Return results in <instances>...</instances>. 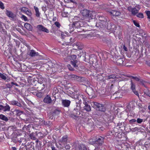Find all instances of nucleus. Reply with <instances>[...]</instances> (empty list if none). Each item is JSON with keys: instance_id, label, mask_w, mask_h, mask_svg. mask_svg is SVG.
Segmentation results:
<instances>
[{"instance_id": "obj_21", "label": "nucleus", "mask_w": 150, "mask_h": 150, "mask_svg": "<svg viewBox=\"0 0 150 150\" xmlns=\"http://www.w3.org/2000/svg\"><path fill=\"white\" fill-rule=\"evenodd\" d=\"M25 27L27 30H30L32 28V26L29 23H25L24 25Z\"/></svg>"}, {"instance_id": "obj_11", "label": "nucleus", "mask_w": 150, "mask_h": 150, "mask_svg": "<svg viewBox=\"0 0 150 150\" xmlns=\"http://www.w3.org/2000/svg\"><path fill=\"white\" fill-rule=\"evenodd\" d=\"M52 101L51 97L48 95L45 97L43 100L44 102L47 104L51 103Z\"/></svg>"}, {"instance_id": "obj_37", "label": "nucleus", "mask_w": 150, "mask_h": 150, "mask_svg": "<svg viewBox=\"0 0 150 150\" xmlns=\"http://www.w3.org/2000/svg\"><path fill=\"white\" fill-rule=\"evenodd\" d=\"M144 93L146 94L147 96L150 97V91H146L144 92Z\"/></svg>"}, {"instance_id": "obj_15", "label": "nucleus", "mask_w": 150, "mask_h": 150, "mask_svg": "<svg viewBox=\"0 0 150 150\" xmlns=\"http://www.w3.org/2000/svg\"><path fill=\"white\" fill-rule=\"evenodd\" d=\"M0 77L4 80H6V81H8L9 79H7V76L6 74L0 73Z\"/></svg>"}, {"instance_id": "obj_12", "label": "nucleus", "mask_w": 150, "mask_h": 150, "mask_svg": "<svg viewBox=\"0 0 150 150\" xmlns=\"http://www.w3.org/2000/svg\"><path fill=\"white\" fill-rule=\"evenodd\" d=\"M125 59L123 58L120 57L117 59L116 62L118 65L124 64V62L125 61Z\"/></svg>"}, {"instance_id": "obj_58", "label": "nucleus", "mask_w": 150, "mask_h": 150, "mask_svg": "<svg viewBox=\"0 0 150 150\" xmlns=\"http://www.w3.org/2000/svg\"><path fill=\"white\" fill-rule=\"evenodd\" d=\"M12 149L13 150H16V148L15 147H12Z\"/></svg>"}, {"instance_id": "obj_8", "label": "nucleus", "mask_w": 150, "mask_h": 150, "mask_svg": "<svg viewBox=\"0 0 150 150\" xmlns=\"http://www.w3.org/2000/svg\"><path fill=\"white\" fill-rule=\"evenodd\" d=\"M6 14L8 16L13 19H14L16 17V15L10 11L7 10L6 11Z\"/></svg>"}, {"instance_id": "obj_7", "label": "nucleus", "mask_w": 150, "mask_h": 150, "mask_svg": "<svg viewBox=\"0 0 150 150\" xmlns=\"http://www.w3.org/2000/svg\"><path fill=\"white\" fill-rule=\"evenodd\" d=\"M131 89L133 93L136 96L139 97V94L138 91H136L135 89V86L134 84L132 82L131 83Z\"/></svg>"}, {"instance_id": "obj_50", "label": "nucleus", "mask_w": 150, "mask_h": 150, "mask_svg": "<svg viewBox=\"0 0 150 150\" xmlns=\"http://www.w3.org/2000/svg\"><path fill=\"white\" fill-rule=\"evenodd\" d=\"M146 63L148 66L150 67V62L149 61H146Z\"/></svg>"}, {"instance_id": "obj_41", "label": "nucleus", "mask_w": 150, "mask_h": 150, "mask_svg": "<svg viewBox=\"0 0 150 150\" xmlns=\"http://www.w3.org/2000/svg\"><path fill=\"white\" fill-rule=\"evenodd\" d=\"M67 67L71 71H73L74 69L72 68L70 65H67Z\"/></svg>"}, {"instance_id": "obj_36", "label": "nucleus", "mask_w": 150, "mask_h": 150, "mask_svg": "<svg viewBox=\"0 0 150 150\" xmlns=\"http://www.w3.org/2000/svg\"><path fill=\"white\" fill-rule=\"evenodd\" d=\"M0 8L2 9L4 8L3 3L1 1H0Z\"/></svg>"}, {"instance_id": "obj_44", "label": "nucleus", "mask_w": 150, "mask_h": 150, "mask_svg": "<svg viewBox=\"0 0 150 150\" xmlns=\"http://www.w3.org/2000/svg\"><path fill=\"white\" fill-rule=\"evenodd\" d=\"M36 96L39 97H41L42 96V94L41 93L39 92L36 94Z\"/></svg>"}, {"instance_id": "obj_13", "label": "nucleus", "mask_w": 150, "mask_h": 150, "mask_svg": "<svg viewBox=\"0 0 150 150\" xmlns=\"http://www.w3.org/2000/svg\"><path fill=\"white\" fill-rule=\"evenodd\" d=\"M72 78H73L75 80L79 81H82L83 78L81 77L78 76L74 75H72L71 76Z\"/></svg>"}, {"instance_id": "obj_47", "label": "nucleus", "mask_w": 150, "mask_h": 150, "mask_svg": "<svg viewBox=\"0 0 150 150\" xmlns=\"http://www.w3.org/2000/svg\"><path fill=\"white\" fill-rule=\"evenodd\" d=\"M54 94L57 93L58 92V90L57 89V88H54Z\"/></svg>"}, {"instance_id": "obj_28", "label": "nucleus", "mask_w": 150, "mask_h": 150, "mask_svg": "<svg viewBox=\"0 0 150 150\" xmlns=\"http://www.w3.org/2000/svg\"><path fill=\"white\" fill-rule=\"evenodd\" d=\"M116 78V76L115 75H111L108 76L107 79H115Z\"/></svg>"}, {"instance_id": "obj_35", "label": "nucleus", "mask_w": 150, "mask_h": 150, "mask_svg": "<svg viewBox=\"0 0 150 150\" xmlns=\"http://www.w3.org/2000/svg\"><path fill=\"white\" fill-rule=\"evenodd\" d=\"M76 58V56L75 55H72L71 56V59L73 60L75 59Z\"/></svg>"}, {"instance_id": "obj_38", "label": "nucleus", "mask_w": 150, "mask_h": 150, "mask_svg": "<svg viewBox=\"0 0 150 150\" xmlns=\"http://www.w3.org/2000/svg\"><path fill=\"white\" fill-rule=\"evenodd\" d=\"M143 121V119L140 118H138L137 120V122L138 123H140Z\"/></svg>"}, {"instance_id": "obj_27", "label": "nucleus", "mask_w": 150, "mask_h": 150, "mask_svg": "<svg viewBox=\"0 0 150 150\" xmlns=\"http://www.w3.org/2000/svg\"><path fill=\"white\" fill-rule=\"evenodd\" d=\"M79 97H78V100H79V101L81 100V99H79V98H81L83 100V102L86 101V96H83V95H80L79 96Z\"/></svg>"}, {"instance_id": "obj_17", "label": "nucleus", "mask_w": 150, "mask_h": 150, "mask_svg": "<svg viewBox=\"0 0 150 150\" xmlns=\"http://www.w3.org/2000/svg\"><path fill=\"white\" fill-rule=\"evenodd\" d=\"M83 104L85 105L84 107V109L86 111H89L91 110L90 106L87 104L86 101L83 102Z\"/></svg>"}, {"instance_id": "obj_10", "label": "nucleus", "mask_w": 150, "mask_h": 150, "mask_svg": "<svg viewBox=\"0 0 150 150\" xmlns=\"http://www.w3.org/2000/svg\"><path fill=\"white\" fill-rule=\"evenodd\" d=\"M62 105L65 107H68L70 105L71 102L69 100H62Z\"/></svg>"}, {"instance_id": "obj_2", "label": "nucleus", "mask_w": 150, "mask_h": 150, "mask_svg": "<svg viewBox=\"0 0 150 150\" xmlns=\"http://www.w3.org/2000/svg\"><path fill=\"white\" fill-rule=\"evenodd\" d=\"M128 9L129 11L132 12L133 15H135L138 13L140 9V6L139 5H138L134 8H131V7H129Z\"/></svg>"}, {"instance_id": "obj_39", "label": "nucleus", "mask_w": 150, "mask_h": 150, "mask_svg": "<svg viewBox=\"0 0 150 150\" xmlns=\"http://www.w3.org/2000/svg\"><path fill=\"white\" fill-rule=\"evenodd\" d=\"M54 24L58 28H59L60 26V25L58 22H55Z\"/></svg>"}, {"instance_id": "obj_31", "label": "nucleus", "mask_w": 150, "mask_h": 150, "mask_svg": "<svg viewBox=\"0 0 150 150\" xmlns=\"http://www.w3.org/2000/svg\"><path fill=\"white\" fill-rule=\"evenodd\" d=\"M21 18L23 20L25 21H28L27 17L24 15H22L21 17Z\"/></svg>"}, {"instance_id": "obj_49", "label": "nucleus", "mask_w": 150, "mask_h": 150, "mask_svg": "<svg viewBox=\"0 0 150 150\" xmlns=\"http://www.w3.org/2000/svg\"><path fill=\"white\" fill-rule=\"evenodd\" d=\"M7 86L9 88H11L12 87V84L11 85L9 83L7 84Z\"/></svg>"}, {"instance_id": "obj_22", "label": "nucleus", "mask_w": 150, "mask_h": 150, "mask_svg": "<svg viewBox=\"0 0 150 150\" xmlns=\"http://www.w3.org/2000/svg\"><path fill=\"white\" fill-rule=\"evenodd\" d=\"M73 47L74 48H77L80 50L82 49L81 47V45L79 43H74L73 45Z\"/></svg>"}, {"instance_id": "obj_14", "label": "nucleus", "mask_w": 150, "mask_h": 150, "mask_svg": "<svg viewBox=\"0 0 150 150\" xmlns=\"http://www.w3.org/2000/svg\"><path fill=\"white\" fill-rule=\"evenodd\" d=\"M29 55L31 57H33L39 55V54L35 50H32L30 51L29 53Z\"/></svg>"}, {"instance_id": "obj_46", "label": "nucleus", "mask_w": 150, "mask_h": 150, "mask_svg": "<svg viewBox=\"0 0 150 150\" xmlns=\"http://www.w3.org/2000/svg\"><path fill=\"white\" fill-rule=\"evenodd\" d=\"M65 147L66 149H70V147L69 144H67L65 146Z\"/></svg>"}, {"instance_id": "obj_57", "label": "nucleus", "mask_w": 150, "mask_h": 150, "mask_svg": "<svg viewBox=\"0 0 150 150\" xmlns=\"http://www.w3.org/2000/svg\"><path fill=\"white\" fill-rule=\"evenodd\" d=\"M2 105H0V110H2Z\"/></svg>"}, {"instance_id": "obj_18", "label": "nucleus", "mask_w": 150, "mask_h": 150, "mask_svg": "<svg viewBox=\"0 0 150 150\" xmlns=\"http://www.w3.org/2000/svg\"><path fill=\"white\" fill-rule=\"evenodd\" d=\"M10 108L8 105H7L5 106L2 105V111L4 112L8 111H10Z\"/></svg>"}, {"instance_id": "obj_29", "label": "nucleus", "mask_w": 150, "mask_h": 150, "mask_svg": "<svg viewBox=\"0 0 150 150\" xmlns=\"http://www.w3.org/2000/svg\"><path fill=\"white\" fill-rule=\"evenodd\" d=\"M28 8L25 7H22L21 8V11L22 12H23L25 13H26V12L28 10Z\"/></svg>"}, {"instance_id": "obj_24", "label": "nucleus", "mask_w": 150, "mask_h": 150, "mask_svg": "<svg viewBox=\"0 0 150 150\" xmlns=\"http://www.w3.org/2000/svg\"><path fill=\"white\" fill-rule=\"evenodd\" d=\"M0 119L6 122L8 120V119L6 117L2 114L0 115Z\"/></svg>"}, {"instance_id": "obj_1", "label": "nucleus", "mask_w": 150, "mask_h": 150, "mask_svg": "<svg viewBox=\"0 0 150 150\" xmlns=\"http://www.w3.org/2000/svg\"><path fill=\"white\" fill-rule=\"evenodd\" d=\"M91 105L95 108H97L98 110L103 112H105L106 110V107L103 104L97 102H92L91 103Z\"/></svg>"}, {"instance_id": "obj_4", "label": "nucleus", "mask_w": 150, "mask_h": 150, "mask_svg": "<svg viewBox=\"0 0 150 150\" xmlns=\"http://www.w3.org/2000/svg\"><path fill=\"white\" fill-rule=\"evenodd\" d=\"M74 25L76 28L78 29L80 27L86 26V23H83L81 21H76L74 23Z\"/></svg>"}, {"instance_id": "obj_51", "label": "nucleus", "mask_w": 150, "mask_h": 150, "mask_svg": "<svg viewBox=\"0 0 150 150\" xmlns=\"http://www.w3.org/2000/svg\"><path fill=\"white\" fill-rule=\"evenodd\" d=\"M11 83L12 85V86H13V85H15V86H18V84L16 83H15L13 82H12Z\"/></svg>"}, {"instance_id": "obj_42", "label": "nucleus", "mask_w": 150, "mask_h": 150, "mask_svg": "<svg viewBox=\"0 0 150 150\" xmlns=\"http://www.w3.org/2000/svg\"><path fill=\"white\" fill-rule=\"evenodd\" d=\"M73 112L74 114L76 115H79L80 114V112L79 111H77L75 109H74V110L73 111Z\"/></svg>"}, {"instance_id": "obj_55", "label": "nucleus", "mask_w": 150, "mask_h": 150, "mask_svg": "<svg viewBox=\"0 0 150 150\" xmlns=\"http://www.w3.org/2000/svg\"><path fill=\"white\" fill-rule=\"evenodd\" d=\"M61 36L63 38H64V36H65V35H64V34L63 33H62Z\"/></svg>"}, {"instance_id": "obj_54", "label": "nucleus", "mask_w": 150, "mask_h": 150, "mask_svg": "<svg viewBox=\"0 0 150 150\" xmlns=\"http://www.w3.org/2000/svg\"><path fill=\"white\" fill-rule=\"evenodd\" d=\"M41 120H42V121H41V122L40 123V125H42L43 124H44V122L43 121L42 119H41Z\"/></svg>"}, {"instance_id": "obj_52", "label": "nucleus", "mask_w": 150, "mask_h": 150, "mask_svg": "<svg viewBox=\"0 0 150 150\" xmlns=\"http://www.w3.org/2000/svg\"><path fill=\"white\" fill-rule=\"evenodd\" d=\"M123 49L125 51H127V48L125 46V45L123 46Z\"/></svg>"}, {"instance_id": "obj_3", "label": "nucleus", "mask_w": 150, "mask_h": 150, "mask_svg": "<svg viewBox=\"0 0 150 150\" xmlns=\"http://www.w3.org/2000/svg\"><path fill=\"white\" fill-rule=\"evenodd\" d=\"M64 66L61 64H57L55 65L54 67L52 68V70L53 73L57 71L60 72L61 71V70L63 69Z\"/></svg>"}, {"instance_id": "obj_33", "label": "nucleus", "mask_w": 150, "mask_h": 150, "mask_svg": "<svg viewBox=\"0 0 150 150\" xmlns=\"http://www.w3.org/2000/svg\"><path fill=\"white\" fill-rule=\"evenodd\" d=\"M145 12L147 15L148 18L150 19V11H146Z\"/></svg>"}, {"instance_id": "obj_6", "label": "nucleus", "mask_w": 150, "mask_h": 150, "mask_svg": "<svg viewBox=\"0 0 150 150\" xmlns=\"http://www.w3.org/2000/svg\"><path fill=\"white\" fill-rule=\"evenodd\" d=\"M37 28L39 31H41L47 33H48L49 32V31L47 29L41 25H38L37 26Z\"/></svg>"}, {"instance_id": "obj_59", "label": "nucleus", "mask_w": 150, "mask_h": 150, "mask_svg": "<svg viewBox=\"0 0 150 150\" xmlns=\"http://www.w3.org/2000/svg\"><path fill=\"white\" fill-rule=\"evenodd\" d=\"M42 86H43V87L42 88V89H44V88L45 86V84H43L42 85Z\"/></svg>"}, {"instance_id": "obj_16", "label": "nucleus", "mask_w": 150, "mask_h": 150, "mask_svg": "<svg viewBox=\"0 0 150 150\" xmlns=\"http://www.w3.org/2000/svg\"><path fill=\"white\" fill-rule=\"evenodd\" d=\"M10 104L13 105H17L19 107L21 106V104L18 101L15 100H13L10 102Z\"/></svg>"}, {"instance_id": "obj_64", "label": "nucleus", "mask_w": 150, "mask_h": 150, "mask_svg": "<svg viewBox=\"0 0 150 150\" xmlns=\"http://www.w3.org/2000/svg\"><path fill=\"white\" fill-rule=\"evenodd\" d=\"M78 31H79V32H80V30H78Z\"/></svg>"}, {"instance_id": "obj_40", "label": "nucleus", "mask_w": 150, "mask_h": 150, "mask_svg": "<svg viewBox=\"0 0 150 150\" xmlns=\"http://www.w3.org/2000/svg\"><path fill=\"white\" fill-rule=\"evenodd\" d=\"M133 22L134 24L137 27H139V25L135 21H133Z\"/></svg>"}, {"instance_id": "obj_30", "label": "nucleus", "mask_w": 150, "mask_h": 150, "mask_svg": "<svg viewBox=\"0 0 150 150\" xmlns=\"http://www.w3.org/2000/svg\"><path fill=\"white\" fill-rule=\"evenodd\" d=\"M25 13L28 16L30 17L31 15H32V13L29 9H28V10Z\"/></svg>"}, {"instance_id": "obj_56", "label": "nucleus", "mask_w": 150, "mask_h": 150, "mask_svg": "<svg viewBox=\"0 0 150 150\" xmlns=\"http://www.w3.org/2000/svg\"><path fill=\"white\" fill-rule=\"evenodd\" d=\"M38 82L39 83H40V84H41L42 83H43V82L41 81V80H38Z\"/></svg>"}, {"instance_id": "obj_63", "label": "nucleus", "mask_w": 150, "mask_h": 150, "mask_svg": "<svg viewBox=\"0 0 150 150\" xmlns=\"http://www.w3.org/2000/svg\"><path fill=\"white\" fill-rule=\"evenodd\" d=\"M148 108L150 110V105L148 106Z\"/></svg>"}, {"instance_id": "obj_34", "label": "nucleus", "mask_w": 150, "mask_h": 150, "mask_svg": "<svg viewBox=\"0 0 150 150\" xmlns=\"http://www.w3.org/2000/svg\"><path fill=\"white\" fill-rule=\"evenodd\" d=\"M137 16L140 18H143L144 17L143 14L142 13H139L137 15Z\"/></svg>"}, {"instance_id": "obj_25", "label": "nucleus", "mask_w": 150, "mask_h": 150, "mask_svg": "<svg viewBox=\"0 0 150 150\" xmlns=\"http://www.w3.org/2000/svg\"><path fill=\"white\" fill-rule=\"evenodd\" d=\"M77 62V60H73L71 61V64L74 67H78V65L76 64Z\"/></svg>"}, {"instance_id": "obj_5", "label": "nucleus", "mask_w": 150, "mask_h": 150, "mask_svg": "<svg viewBox=\"0 0 150 150\" xmlns=\"http://www.w3.org/2000/svg\"><path fill=\"white\" fill-rule=\"evenodd\" d=\"M81 13L82 16L85 18L89 17L91 16L90 14L89 11L87 9H84L82 10Z\"/></svg>"}, {"instance_id": "obj_61", "label": "nucleus", "mask_w": 150, "mask_h": 150, "mask_svg": "<svg viewBox=\"0 0 150 150\" xmlns=\"http://www.w3.org/2000/svg\"><path fill=\"white\" fill-rule=\"evenodd\" d=\"M68 1L69 2H74L72 0H68Z\"/></svg>"}, {"instance_id": "obj_62", "label": "nucleus", "mask_w": 150, "mask_h": 150, "mask_svg": "<svg viewBox=\"0 0 150 150\" xmlns=\"http://www.w3.org/2000/svg\"><path fill=\"white\" fill-rule=\"evenodd\" d=\"M129 107L130 108V106H129V105H127V108H129Z\"/></svg>"}, {"instance_id": "obj_19", "label": "nucleus", "mask_w": 150, "mask_h": 150, "mask_svg": "<svg viewBox=\"0 0 150 150\" xmlns=\"http://www.w3.org/2000/svg\"><path fill=\"white\" fill-rule=\"evenodd\" d=\"M88 93L89 96H93L94 93L93 90L91 88H88L87 89Z\"/></svg>"}, {"instance_id": "obj_32", "label": "nucleus", "mask_w": 150, "mask_h": 150, "mask_svg": "<svg viewBox=\"0 0 150 150\" xmlns=\"http://www.w3.org/2000/svg\"><path fill=\"white\" fill-rule=\"evenodd\" d=\"M67 136L65 135L62 138V142H65L67 140Z\"/></svg>"}, {"instance_id": "obj_60", "label": "nucleus", "mask_w": 150, "mask_h": 150, "mask_svg": "<svg viewBox=\"0 0 150 150\" xmlns=\"http://www.w3.org/2000/svg\"><path fill=\"white\" fill-rule=\"evenodd\" d=\"M56 17H55L54 18H53V21H55L56 20Z\"/></svg>"}, {"instance_id": "obj_45", "label": "nucleus", "mask_w": 150, "mask_h": 150, "mask_svg": "<svg viewBox=\"0 0 150 150\" xmlns=\"http://www.w3.org/2000/svg\"><path fill=\"white\" fill-rule=\"evenodd\" d=\"M136 121V120H135V119H132V120H130L129 121V122H130L131 123H132L135 122Z\"/></svg>"}, {"instance_id": "obj_9", "label": "nucleus", "mask_w": 150, "mask_h": 150, "mask_svg": "<svg viewBox=\"0 0 150 150\" xmlns=\"http://www.w3.org/2000/svg\"><path fill=\"white\" fill-rule=\"evenodd\" d=\"M110 14L113 16H117L120 15L121 13L119 11L112 10L109 12Z\"/></svg>"}, {"instance_id": "obj_53", "label": "nucleus", "mask_w": 150, "mask_h": 150, "mask_svg": "<svg viewBox=\"0 0 150 150\" xmlns=\"http://www.w3.org/2000/svg\"><path fill=\"white\" fill-rule=\"evenodd\" d=\"M51 148H52V150H57L53 146H52Z\"/></svg>"}, {"instance_id": "obj_23", "label": "nucleus", "mask_w": 150, "mask_h": 150, "mask_svg": "<svg viewBox=\"0 0 150 150\" xmlns=\"http://www.w3.org/2000/svg\"><path fill=\"white\" fill-rule=\"evenodd\" d=\"M79 150H86V148L84 145L81 144L79 146Z\"/></svg>"}, {"instance_id": "obj_26", "label": "nucleus", "mask_w": 150, "mask_h": 150, "mask_svg": "<svg viewBox=\"0 0 150 150\" xmlns=\"http://www.w3.org/2000/svg\"><path fill=\"white\" fill-rule=\"evenodd\" d=\"M104 139L102 137L98 138L97 139V142L99 143V144H101L103 142Z\"/></svg>"}, {"instance_id": "obj_43", "label": "nucleus", "mask_w": 150, "mask_h": 150, "mask_svg": "<svg viewBox=\"0 0 150 150\" xmlns=\"http://www.w3.org/2000/svg\"><path fill=\"white\" fill-rule=\"evenodd\" d=\"M132 78L135 79V80H136V81H139V79L138 77H136L135 76H132Z\"/></svg>"}, {"instance_id": "obj_20", "label": "nucleus", "mask_w": 150, "mask_h": 150, "mask_svg": "<svg viewBox=\"0 0 150 150\" xmlns=\"http://www.w3.org/2000/svg\"><path fill=\"white\" fill-rule=\"evenodd\" d=\"M34 8L35 11L36 16L37 17H39L40 16V13L39 12L38 8L35 6H34Z\"/></svg>"}, {"instance_id": "obj_48", "label": "nucleus", "mask_w": 150, "mask_h": 150, "mask_svg": "<svg viewBox=\"0 0 150 150\" xmlns=\"http://www.w3.org/2000/svg\"><path fill=\"white\" fill-rule=\"evenodd\" d=\"M71 117L73 118H75V117H77V116L76 115H74V114H71L70 115Z\"/></svg>"}]
</instances>
